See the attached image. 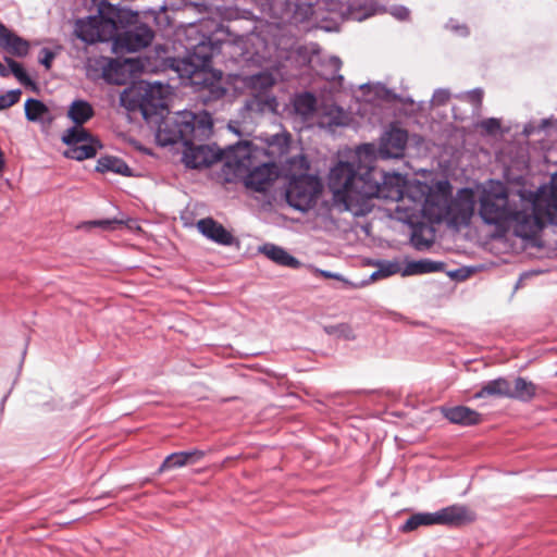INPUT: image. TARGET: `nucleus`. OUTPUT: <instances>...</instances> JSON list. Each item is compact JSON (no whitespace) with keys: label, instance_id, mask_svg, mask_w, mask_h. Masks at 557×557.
I'll list each match as a JSON object with an SVG mask.
<instances>
[{"label":"nucleus","instance_id":"1","mask_svg":"<svg viewBox=\"0 0 557 557\" xmlns=\"http://www.w3.org/2000/svg\"><path fill=\"white\" fill-rule=\"evenodd\" d=\"M407 139L406 131L392 127L381 137L377 150L373 144H363L341 154L330 170L327 184L334 203L354 215L367 214L374 198L394 201V218L410 226L411 244H433L435 223L445 221L449 226L458 227L470 221L474 211V194L462 189L450 201L448 181L432 185L407 182L399 173L370 166L376 153L383 159L403 157Z\"/></svg>","mask_w":557,"mask_h":557},{"label":"nucleus","instance_id":"2","mask_svg":"<svg viewBox=\"0 0 557 557\" xmlns=\"http://www.w3.org/2000/svg\"><path fill=\"white\" fill-rule=\"evenodd\" d=\"M521 209L508 206L506 187L497 181L482 186L480 214L488 224L511 228L513 233L528 239L537 234L546 223H554L557 215V174L550 183L536 193L519 191Z\"/></svg>","mask_w":557,"mask_h":557},{"label":"nucleus","instance_id":"3","mask_svg":"<svg viewBox=\"0 0 557 557\" xmlns=\"http://www.w3.org/2000/svg\"><path fill=\"white\" fill-rule=\"evenodd\" d=\"M281 141L285 145V137L275 136L269 143L260 139L240 141L230 149L225 165L244 181L246 187L265 191L278 176L272 158L284 152Z\"/></svg>","mask_w":557,"mask_h":557},{"label":"nucleus","instance_id":"4","mask_svg":"<svg viewBox=\"0 0 557 557\" xmlns=\"http://www.w3.org/2000/svg\"><path fill=\"white\" fill-rule=\"evenodd\" d=\"M308 171L309 163L302 154L288 160L283 169L284 176L288 181L286 200L289 206L299 211L312 209L323 191L321 180Z\"/></svg>","mask_w":557,"mask_h":557},{"label":"nucleus","instance_id":"5","mask_svg":"<svg viewBox=\"0 0 557 557\" xmlns=\"http://www.w3.org/2000/svg\"><path fill=\"white\" fill-rule=\"evenodd\" d=\"M212 117L206 111L194 113L182 111L164 116L157 128L156 139L160 146L177 143L188 144L190 135L207 139L212 132Z\"/></svg>","mask_w":557,"mask_h":557},{"label":"nucleus","instance_id":"6","mask_svg":"<svg viewBox=\"0 0 557 557\" xmlns=\"http://www.w3.org/2000/svg\"><path fill=\"white\" fill-rule=\"evenodd\" d=\"M136 17L137 14L129 10L101 2L96 15L76 21L74 32L87 44L108 41L115 38L120 26L131 23Z\"/></svg>","mask_w":557,"mask_h":557},{"label":"nucleus","instance_id":"7","mask_svg":"<svg viewBox=\"0 0 557 557\" xmlns=\"http://www.w3.org/2000/svg\"><path fill=\"white\" fill-rule=\"evenodd\" d=\"M67 116L75 126L67 129L62 136L63 143L69 146L64 156L75 160H84L94 157L100 146L98 141L94 140L89 133L82 127L84 123L94 116L92 106L86 100H74L69 107Z\"/></svg>","mask_w":557,"mask_h":557},{"label":"nucleus","instance_id":"8","mask_svg":"<svg viewBox=\"0 0 557 557\" xmlns=\"http://www.w3.org/2000/svg\"><path fill=\"white\" fill-rule=\"evenodd\" d=\"M170 94L169 86L161 83L137 82L124 89L120 96V103L127 111H140L144 119H149L163 110Z\"/></svg>","mask_w":557,"mask_h":557},{"label":"nucleus","instance_id":"9","mask_svg":"<svg viewBox=\"0 0 557 557\" xmlns=\"http://www.w3.org/2000/svg\"><path fill=\"white\" fill-rule=\"evenodd\" d=\"M213 48L201 41L193 53L175 61V69L181 77L188 78L193 85H211L221 79L222 73L211 67Z\"/></svg>","mask_w":557,"mask_h":557},{"label":"nucleus","instance_id":"10","mask_svg":"<svg viewBox=\"0 0 557 557\" xmlns=\"http://www.w3.org/2000/svg\"><path fill=\"white\" fill-rule=\"evenodd\" d=\"M476 516L474 511L462 505H451L436 512H418L411 515L400 527L404 533L412 532L420 527L448 525L462 527L472 523Z\"/></svg>","mask_w":557,"mask_h":557},{"label":"nucleus","instance_id":"11","mask_svg":"<svg viewBox=\"0 0 557 557\" xmlns=\"http://www.w3.org/2000/svg\"><path fill=\"white\" fill-rule=\"evenodd\" d=\"M510 246H480L483 252H490L495 256L494 259L488 260L486 263L473 267H461L456 270L446 271L447 276L456 282H465L475 273L483 271L488 267H497L502 263H509L512 259V253L507 249ZM512 248H523L528 250L531 256L543 257L548 252L552 246H511Z\"/></svg>","mask_w":557,"mask_h":557},{"label":"nucleus","instance_id":"12","mask_svg":"<svg viewBox=\"0 0 557 557\" xmlns=\"http://www.w3.org/2000/svg\"><path fill=\"white\" fill-rule=\"evenodd\" d=\"M277 78L272 72L264 71L244 79L245 86L251 95L246 107L249 111L265 112L274 111L276 100L268 95V91L276 84Z\"/></svg>","mask_w":557,"mask_h":557},{"label":"nucleus","instance_id":"13","mask_svg":"<svg viewBox=\"0 0 557 557\" xmlns=\"http://www.w3.org/2000/svg\"><path fill=\"white\" fill-rule=\"evenodd\" d=\"M199 139L190 135V140L188 144H183V162L186 166L191 169H199L203 166H209L219 160L220 156L216 153L211 147L206 145H195L194 141Z\"/></svg>","mask_w":557,"mask_h":557},{"label":"nucleus","instance_id":"14","mask_svg":"<svg viewBox=\"0 0 557 557\" xmlns=\"http://www.w3.org/2000/svg\"><path fill=\"white\" fill-rule=\"evenodd\" d=\"M153 38L151 29L146 25H138L128 29L122 36H115L114 48L126 51H137L147 47Z\"/></svg>","mask_w":557,"mask_h":557},{"label":"nucleus","instance_id":"15","mask_svg":"<svg viewBox=\"0 0 557 557\" xmlns=\"http://www.w3.org/2000/svg\"><path fill=\"white\" fill-rule=\"evenodd\" d=\"M294 109L308 127L317 126L320 106L311 94H301L294 99Z\"/></svg>","mask_w":557,"mask_h":557},{"label":"nucleus","instance_id":"16","mask_svg":"<svg viewBox=\"0 0 557 557\" xmlns=\"http://www.w3.org/2000/svg\"><path fill=\"white\" fill-rule=\"evenodd\" d=\"M442 414L454 424L472 426L482 422V414L466 406L442 407Z\"/></svg>","mask_w":557,"mask_h":557},{"label":"nucleus","instance_id":"17","mask_svg":"<svg viewBox=\"0 0 557 557\" xmlns=\"http://www.w3.org/2000/svg\"><path fill=\"white\" fill-rule=\"evenodd\" d=\"M0 47L15 57L24 58L29 52L30 44L0 23Z\"/></svg>","mask_w":557,"mask_h":557},{"label":"nucleus","instance_id":"18","mask_svg":"<svg viewBox=\"0 0 557 557\" xmlns=\"http://www.w3.org/2000/svg\"><path fill=\"white\" fill-rule=\"evenodd\" d=\"M104 62L102 76L108 83L123 85L127 82L128 72L133 65L131 60L127 59L123 62L117 60H104Z\"/></svg>","mask_w":557,"mask_h":557},{"label":"nucleus","instance_id":"19","mask_svg":"<svg viewBox=\"0 0 557 557\" xmlns=\"http://www.w3.org/2000/svg\"><path fill=\"white\" fill-rule=\"evenodd\" d=\"M205 456L202 450H190V451H178L169 455L162 465L160 466L158 472L162 473L164 471L181 468L186 465H193L201 460Z\"/></svg>","mask_w":557,"mask_h":557},{"label":"nucleus","instance_id":"20","mask_svg":"<svg viewBox=\"0 0 557 557\" xmlns=\"http://www.w3.org/2000/svg\"><path fill=\"white\" fill-rule=\"evenodd\" d=\"M197 227L201 234L208 239L218 244H232L233 237L221 224L212 219H202L197 223Z\"/></svg>","mask_w":557,"mask_h":557},{"label":"nucleus","instance_id":"21","mask_svg":"<svg viewBox=\"0 0 557 557\" xmlns=\"http://www.w3.org/2000/svg\"><path fill=\"white\" fill-rule=\"evenodd\" d=\"M446 263L443 261H433L431 259H421L408 261L403 268L401 276L421 275L434 272H444Z\"/></svg>","mask_w":557,"mask_h":557},{"label":"nucleus","instance_id":"22","mask_svg":"<svg viewBox=\"0 0 557 557\" xmlns=\"http://www.w3.org/2000/svg\"><path fill=\"white\" fill-rule=\"evenodd\" d=\"M348 119L346 113L334 104L320 106V113L317 120L319 127H332L345 125Z\"/></svg>","mask_w":557,"mask_h":557},{"label":"nucleus","instance_id":"23","mask_svg":"<svg viewBox=\"0 0 557 557\" xmlns=\"http://www.w3.org/2000/svg\"><path fill=\"white\" fill-rule=\"evenodd\" d=\"M485 397L510 398V382L505 377L488 381L474 394L476 399Z\"/></svg>","mask_w":557,"mask_h":557},{"label":"nucleus","instance_id":"24","mask_svg":"<svg viewBox=\"0 0 557 557\" xmlns=\"http://www.w3.org/2000/svg\"><path fill=\"white\" fill-rule=\"evenodd\" d=\"M258 250L280 265L292 269H298L301 265L298 259L289 255L281 246H259Z\"/></svg>","mask_w":557,"mask_h":557},{"label":"nucleus","instance_id":"25","mask_svg":"<svg viewBox=\"0 0 557 557\" xmlns=\"http://www.w3.org/2000/svg\"><path fill=\"white\" fill-rule=\"evenodd\" d=\"M536 385L524 377H517L513 383L510 382V398L520 401H530L536 395Z\"/></svg>","mask_w":557,"mask_h":557},{"label":"nucleus","instance_id":"26","mask_svg":"<svg viewBox=\"0 0 557 557\" xmlns=\"http://www.w3.org/2000/svg\"><path fill=\"white\" fill-rule=\"evenodd\" d=\"M370 264L375 265L377 268V270L374 271L368 280L361 281L360 283H367V285H369L370 283L389 277L394 274H397V273L401 274V271H403V268L400 267L399 262H397V261L376 260V261L371 262Z\"/></svg>","mask_w":557,"mask_h":557},{"label":"nucleus","instance_id":"27","mask_svg":"<svg viewBox=\"0 0 557 557\" xmlns=\"http://www.w3.org/2000/svg\"><path fill=\"white\" fill-rule=\"evenodd\" d=\"M97 170L100 172H114L122 175H129L127 164L115 157H102L97 162Z\"/></svg>","mask_w":557,"mask_h":557},{"label":"nucleus","instance_id":"28","mask_svg":"<svg viewBox=\"0 0 557 557\" xmlns=\"http://www.w3.org/2000/svg\"><path fill=\"white\" fill-rule=\"evenodd\" d=\"M48 114V108L39 100L28 99L25 102V115L28 121L38 122Z\"/></svg>","mask_w":557,"mask_h":557},{"label":"nucleus","instance_id":"29","mask_svg":"<svg viewBox=\"0 0 557 557\" xmlns=\"http://www.w3.org/2000/svg\"><path fill=\"white\" fill-rule=\"evenodd\" d=\"M324 331L329 335L336 336L338 338H343L346 341H352L356 338L354 330L351 325L348 323H339L335 325H326L324 326Z\"/></svg>","mask_w":557,"mask_h":557},{"label":"nucleus","instance_id":"30","mask_svg":"<svg viewBox=\"0 0 557 557\" xmlns=\"http://www.w3.org/2000/svg\"><path fill=\"white\" fill-rule=\"evenodd\" d=\"M4 61L11 67V74H13L21 84L29 86L33 89L36 88L35 83L29 78V76L26 74L25 70L20 63H17L11 58H5Z\"/></svg>","mask_w":557,"mask_h":557},{"label":"nucleus","instance_id":"31","mask_svg":"<svg viewBox=\"0 0 557 557\" xmlns=\"http://www.w3.org/2000/svg\"><path fill=\"white\" fill-rule=\"evenodd\" d=\"M115 223V220L110 219L86 221L77 224L76 228L85 232L108 231L111 230Z\"/></svg>","mask_w":557,"mask_h":557},{"label":"nucleus","instance_id":"32","mask_svg":"<svg viewBox=\"0 0 557 557\" xmlns=\"http://www.w3.org/2000/svg\"><path fill=\"white\" fill-rule=\"evenodd\" d=\"M312 272H313V274H315L318 276H321V277H324V278L337 280V281L342 282L348 288L357 289V288H362V287L367 286V283L351 282V281L345 278L343 275H341L338 273H333V272H330V271H326V270H321V269H318V268H312Z\"/></svg>","mask_w":557,"mask_h":557},{"label":"nucleus","instance_id":"33","mask_svg":"<svg viewBox=\"0 0 557 557\" xmlns=\"http://www.w3.org/2000/svg\"><path fill=\"white\" fill-rule=\"evenodd\" d=\"M1 97L3 99L4 106L7 108H10L20 100L21 90L20 89L9 90L4 95H1Z\"/></svg>","mask_w":557,"mask_h":557},{"label":"nucleus","instance_id":"34","mask_svg":"<svg viewBox=\"0 0 557 557\" xmlns=\"http://www.w3.org/2000/svg\"><path fill=\"white\" fill-rule=\"evenodd\" d=\"M55 54L49 50L48 48H44L39 53V62L49 70L51 67V63L54 59Z\"/></svg>","mask_w":557,"mask_h":557},{"label":"nucleus","instance_id":"35","mask_svg":"<svg viewBox=\"0 0 557 557\" xmlns=\"http://www.w3.org/2000/svg\"><path fill=\"white\" fill-rule=\"evenodd\" d=\"M449 97H450V95H449L448 90L438 89L434 92V95L432 97V103L435 106H442L447 102Z\"/></svg>","mask_w":557,"mask_h":557},{"label":"nucleus","instance_id":"36","mask_svg":"<svg viewBox=\"0 0 557 557\" xmlns=\"http://www.w3.org/2000/svg\"><path fill=\"white\" fill-rule=\"evenodd\" d=\"M481 127L491 134L499 129L500 124L496 119H488L481 123Z\"/></svg>","mask_w":557,"mask_h":557},{"label":"nucleus","instance_id":"37","mask_svg":"<svg viewBox=\"0 0 557 557\" xmlns=\"http://www.w3.org/2000/svg\"><path fill=\"white\" fill-rule=\"evenodd\" d=\"M391 14L398 20H406L409 16V11L405 7H396L391 10Z\"/></svg>","mask_w":557,"mask_h":557},{"label":"nucleus","instance_id":"38","mask_svg":"<svg viewBox=\"0 0 557 557\" xmlns=\"http://www.w3.org/2000/svg\"><path fill=\"white\" fill-rule=\"evenodd\" d=\"M11 74V67L8 65L4 66L3 64L0 65V75L2 77H8Z\"/></svg>","mask_w":557,"mask_h":557},{"label":"nucleus","instance_id":"39","mask_svg":"<svg viewBox=\"0 0 557 557\" xmlns=\"http://www.w3.org/2000/svg\"><path fill=\"white\" fill-rule=\"evenodd\" d=\"M470 97L476 101V102H480L481 101V98H482V91L481 90H474L470 94Z\"/></svg>","mask_w":557,"mask_h":557},{"label":"nucleus","instance_id":"40","mask_svg":"<svg viewBox=\"0 0 557 557\" xmlns=\"http://www.w3.org/2000/svg\"><path fill=\"white\" fill-rule=\"evenodd\" d=\"M527 276H528V274H523V275L520 276L519 281L517 282V284L515 286V290H517L518 288H520L522 286V281Z\"/></svg>","mask_w":557,"mask_h":557},{"label":"nucleus","instance_id":"41","mask_svg":"<svg viewBox=\"0 0 557 557\" xmlns=\"http://www.w3.org/2000/svg\"><path fill=\"white\" fill-rule=\"evenodd\" d=\"M331 62L333 63V65L338 69L339 67V64H341V61L337 59V58H332L331 59Z\"/></svg>","mask_w":557,"mask_h":557},{"label":"nucleus","instance_id":"42","mask_svg":"<svg viewBox=\"0 0 557 557\" xmlns=\"http://www.w3.org/2000/svg\"><path fill=\"white\" fill-rule=\"evenodd\" d=\"M3 109H7V107L4 106L3 99L0 96V110H3Z\"/></svg>","mask_w":557,"mask_h":557},{"label":"nucleus","instance_id":"43","mask_svg":"<svg viewBox=\"0 0 557 557\" xmlns=\"http://www.w3.org/2000/svg\"><path fill=\"white\" fill-rule=\"evenodd\" d=\"M460 30H461V34H466V28L465 27H460Z\"/></svg>","mask_w":557,"mask_h":557},{"label":"nucleus","instance_id":"44","mask_svg":"<svg viewBox=\"0 0 557 557\" xmlns=\"http://www.w3.org/2000/svg\"><path fill=\"white\" fill-rule=\"evenodd\" d=\"M418 249H421L423 246H420V245H417L416 246ZM426 248H429L430 246H425Z\"/></svg>","mask_w":557,"mask_h":557},{"label":"nucleus","instance_id":"45","mask_svg":"<svg viewBox=\"0 0 557 557\" xmlns=\"http://www.w3.org/2000/svg\"><path fill=\"white\" fill-rule=\"evenodd\" d=\"M1 64H2V63L0 62V65H1Z\"/></svg>","mask_w":557,"mask_h":557}]
</instances>
